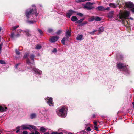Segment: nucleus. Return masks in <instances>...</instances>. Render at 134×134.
I'll return each mask as SVG.
<instances>
[{
    "label": "nucleus",
    "instance_id": "nucleus-1",
    "mask_svg": "<svg viewBox=\"0 0 134 134\" xmlns=\"http://www.w3.org/2000/svg\"><path fill=\"white\" fill-rule=\"evenodd\" d=\"M32 8L27 9L25 12V15L28 19L31 16H33V15L34 14L36 16L38 15V13H37V10L36 7L35 5L32 6Z\"/></svg>",
    "mask_w": 134,
    "mask_h": 134
},
{
    "label": "nucleus",
    "instance_id": "nucleus-2",
    "mask_svg": "<svg viewBox=\"0 0 134 134\" xmlns=\"http://www.w3.org/2000/svg\"><path fill=\"white\" fill-rule=\"evenodd\" d=\"M130 16V12L127 11L124 12H120L118 14L116 18V20L119 21H123L126 19L128 18Z\"/></svg>",
    "mask_w": 134,
    "mask_h": 134
},
{
    "label": "nucleus",
    "instance_id": "nucleus-3",
    "mask_svg": "<svg viewBox=\"0 0 134 134\" xmlns=\"http://www.w3.org/2000/svg\"><path fill=\"white\" fill-rule=\"evenodd\" d=\"M67 107L66 106H62L59 108V110H56V113L58 116L61 117H65L66 116Z\"/></svg>",
    "mask_w": 134,
    "mask_h": 134
},
{
    "label": "nucleus",
    "instance_id": "nucleus-4",
    "mask_svg": "<svg viewBox=\"0 0 134 134\" xmlns=\"http://www.w3.org/2000/svg\"><path fill=\"white\" fill-rule=\"evenodd\" d=\"M116 66L119 69H122V70L124 71L127 74L129 73L128 69V65H125L124 64L121 63L119 62L117 63Z\"/></svg>",
    "mask_w": 134,
    "mask_h": 134
},
{
    "label": "nucleus",
    "instance_id": "nucleus-5",
    "mask_svg": "<svg viewBox=\"0 0 134 134\" xmlns=\"http://www.w3.org/2000/svg\"><path fill=\"white\" fill-rule=\"evenodd\" d=\"M94 4V3H91L89 2H87L85 5H83V8L87 10H91L94 8V7L92 6Z\"/></svg>",
    "mask_w": 134,
    "mask_h": 134
},
{
    "label": "nucleus",
    "instance_id": "nucleus-6",
    "mask_svg": "<svg viewBox=\"0 0 134 134\" xmlns=\"http://www.w3.org/2000/svg\"><path fill=\"white\" fill-rule=\"evenodd\" d=\"M32 69L36 74V76L37 77H40L42 75V72L39 69L35 68L34 67H32L31 68Z\"/></svg>",
    "mask_w": 134,
    "mask_h": 134
},
{
    "label": "nucleus",
    "instance_id": "nucleus-7",
    "mask_svg": "<svg viewBox=\"0 0 134 134\" xmlns=\"http://www.w3.org/2000/svg\"><path fill=\"white\" fill-rule=\"evenodd\" d=\"M48 105L50 106H53L54 103L52 100V98L51 97H48L46 98L45 99Z\"/></svg>",
    "mask_w": 134,
    "mask_h": 134
},
{
    "label": "nucleus",
    "instance_id": "nucleus-8",
    "mask_svg": "<svg viewBox=\"0 0 134 134\" xmlns=\"http://www.w3.org/2000/svg\"><path fill=\"white\" fill-rule=\"evenodd\" d=\"M35 57L34 55L32 54L30 56V58L31 59L32 62H31L30 60L27 59L26 60V63L27 64H28L30 66H31L32 65H34V58Z\"/></svg>",
    "mask_w": 134,
    "mask_h": 134
},
{
    "label": "nucleus",
    "instance_id": "nucleus-9",
    "mask_svg": "<svg viewBox=\"0 0 134 134\" xmlns=\"http://www.w3.org/2000/svg\"><path fill=\"white\" fill-rule=\"evenodd\" d=\"M22 128L23 129H28L31 130V128L34 130H36V127L32 125H23L22 126Z\"/></svg>",
    "mask_w": 134,
    "mask_h": 134
},
{
    "label": "nucleus",
    "instance_id": "nucleus-10",
    "mask_svg": "<svg viewBox=\"0 0 134 134\" xmlns=\"http://www.w3.org/2000/svg\"><path fill=\"white\" fill-rule=\"evenodd\" d=\"M69 29L66 31L65 34L67 40L68 39L69 37H70L71 35V28H69Z\"/></svg>",
    "mask_w": 134,
    "mask_h": 134
},
{
    "label": "nucleus",
    "instance_id": "nucleus-11",
    "mask_svg": "<svg viewBox=\"0 0 134 134\" xmlns=\"http://www.w3.org/2000/svg\"><path fill=\"white\" fill-rule=\"evenodd\" d=\"M126 6L127 7L130 8L131 9L134 6V4L131 2H128L125 3Z\"/></svg>",
    "mask_w": 134,
    "mask_h": 134
},
{
    "label": "nucleus",
    "instance_id": "nucleus-12",
    "mask_svg": "<svg viewBox=\"0 0 134 134\" xmlns=\"http://www.w3.org/2000/svg\"><path fill=\"white\" fill-rule=\"evenodd\" d=\"M29 30L27 29H25L23 31L20 29H19L18 30V33L21 32H25L26 33V35L28 36H29L30 35V34L29 33Z\"/></svg>",
    "mask_w": 134,
    "mask_h": 134
},
{
    "label": "nucleus",
    "instance_id": "nucleus-13",
    "mask_svg": "<svg viewBox=\"0 0 134 134\" xmlns=\"http://www.w3.org/2000/svg\"><path fill=\"white\" fill-rule=\"evenodd\" d=\"M75 12L71 10H69L66 14V16L68 18H70L71 15H72L74 13H75Z\"/></svg>",
    "mask_w": 134,
    "mask_h": 134
},
{
    "label": "nucleus",
    "instance_id": "nucleus-14",
    "mask_svg": "<svg viewBox=\"0 0 134 134\" xmlns=\"http://www.w3.org/2000/svg\"><path fill=\"white\" fill-rule=\"evenodd\" d=\"M59 38V37L57 36H53L51 38L50 41L52 43L54 42L57 41Z\"/></svg>",
    "mask_w": 134,
    "mask_h": 134
},
{
    "label": "nucleus",
    "instance_id": "nucleus-15",
    "mask_svg": "<svg viewBox=\"0 0 134 134\" xmlns=\"http://www.w3.org/2000/svg\"><path fill=\"white\" fill-rule=\"evenodd\" d=\"M20 35L18 34L16 35H15L14 32L12 33L11 34V37L13 39H15L17 37L20 36Z\"/></svg>",
    "mask_w": 134,
    "mask_h": 134
},
{
    "label": "nucleus",
    "instance_id": "nucleus-16",
    "mask_svg": "<svg viewBox=\"0 0 134 134\" xmlns=\"http://www.w3.org/2000/svg\"><path fill=\"white\" fill-rule=\"evenodd\" d=\"M7 108L5 107L0 106V112H5L7 110Z\"/></svg>",
    "mask_w": 134,
    "mask_h": 134
},
{
    "label": "nucleus",
    "instance_id": "nucleus-17",
    "mask_svg": "<svg viewBox=\"0 0 134 134\" xmlns=\"http://www.w3.org/2000/svg\"><path fill=\"white\" fill-rule=\"evenodd\" d=\"M47 111L46 109L44 107L42 108L40 110L41 113L42 114H45Z\"/></svg>",
    "mask_w": 134,
    "mask_h": 134
},
{
    "label": "nucleus",
    "instance_id": "nucleus-18",
    "mask_svg": "<svg viewBox=\"0 0 134 134\" xmlns=\"http://www.w3.org/2000/svg\"><path fill=\"white\" fill-rule=\"evenodd\" d=\"M109 6L110 7L115 8L117 6V4L114 3H110L109 4Z\"/></svg>",
    "mask_w": 134,
    "mask_h": 134
},
{
    "label": "nucleus",
    "instance_id": "nucleus-19",
    "mask_svg": "<svg viewBox=\"0 0 134 134\" xmlns=\"http://www.w3.org/2000/svg\"><path fill=\"white\" fill-rule=\"evenodd\" d=\"M83 36L82 35L79 34L76 37V39L78 40H81L83 39Z\"/></svg>",
    "mask_w": 134,
    "mask_h": 134
},
{
    "label": "nucleus",
    "instance_id": "nucleus-20",
    "mask_svg": "<svg viewBox=\"0 0 134 134\" xmlns=\"http://www.w3.org/2000/svg\"><path fill=\"white\" fill-rule=\"evenodd\" d=\"M78 20L76 16H73L71 18V20L75 22L77 21Z\"/></svg>",
    "mask_w": 134,
    "mask_h": 134
},
{
    "label": "nucleus",
    "instance_id": "nucleus-21",
    "mask_svg": "<svg viewBox=\"0 0 134 134\" xmlns=\"http://www.w3.org/2000/svg\"><path fill=\"white\" fill-rule=\"evenodd\" d=\"M113 12L111 11L110 12L108 15V16L110 18H112L113 17Z\"/></svg>",
    "mask_w": 134,
    "mask_h": 134
},
{
    "label": "nucleus",
    "instance_id": "nucleus-22",
    "mask_svg": "<svg viewBox=\"0 0 134 134\" xmlns=\"http://www.w3.org/2000/svg\"><path fill=\"white\" fill-rule=\"evenodd\" d=\"M97 9L99 11H104L105 10V8L101 6H99L97 7Z\"/></svg>",
    "mask_w": 134,
    "mask_h": 134
},
{
    "label": "nucleus",
    "instance_id": "nucleus-23",
    "mask_svg": "<svg viewBox=\"0 0 134 134\" xmlns=\"http://www.w3.org/2000/svg\"><path fill=\"white\" fill-rule=\"evenodd\" d=\"M95 20V16H92L90 18H89L88 19V20L89 21L92 22Z\"/></svg>",
    "mask_w": 134,
    "mask_h": 134
},
{
    "label": "nucleus",
    "instance_id": "nucleus-24",
    "mask_svg": "<svg viewBox=\"0 0 134 134\" xmlns=\"http://www.w3.org/2000/svg\"><path fill=\"white\" fill-rule=\"evenodd\" d=\"M85 18H83L82 19H81L79 20H77L76 23L79 24H80V23H81L83 21L85 20Z\"/></svg>",
    "mask_w": 134,
    "mask_h": 134
},
{
    "label": "nucleus",
    "instance_id": "nucleus-25",
    "mask_svg": "<svg viewBox=\"0 0 134 134\" xmlns=\"http://www.w3.org/2000/svg\"><path fill=\"white\" fill-rule=\"evenodd\" d=\"M66 40V37H64L61 40V42L64 45L65 44V41Z\"/></svg>",
    "mask_w": 134,
    "mask_h": 134
},
{
    "label": "nucleus",
    "instance_id": "nucleus-26",
    "mask_svg": "<svg viewBox=\"0 0 134 134\" xmlns=\"http://www.w3.org/2000/svg\"><path fill=\"white\" fill-rule=\"evenodd\" d=\"M42 48V46L39 44H37L36 46L35 49L37 50H39Z\"/></svg>",
    "mask_w": 134,
    "mask_h": 134
},
{
    "label": "nucleus",
    "instance_id": "nucleus-27",
    "mask_svg": "<svg viewBox=\"0 0 134 134\" xmlns=\"http://www.w3.org/2000/svg\"><path fill=\"white\" fill-rule=\"evenodd\" d=\"M102 18L98 16H95V20L96 21H100Z\"/></svg>",
    "mask_w": 134,
    "mask_h": 134
},
{
    "label": "nucleus",
    "instance_id": "nucleus-28",
    "mask_svg": "<svg viewBox=\"0 0 134 134\" xmlns=\"http://www.w3.org/2000/svg\"><path fill=\"white\" fill-rule=\"evenodd\" d=\"M40 131H42V132L44 133L46 131V129L44 127H41L40 128Z\"/></svg>",
    "mask_w": 134,
    "mask_h": 134
},
{
    "label": "nucleus",
    "instance_id": "nucleus-29",
    "mask_svg": "<svg viewBox=\"0 0 134 134\" xmlns=\"http://www.w3.org/2000/svg\"><path fill=\"white\" fill-rule=\"evenodd\" d=\"M30 53L29 52H27L25 53V54L24 55V56L23 57L24 58H27V59H28L27 58L28 57V56L29 54Z\"/></svg>",
    "mask_w": 134,
    "mask_h": 134
},
{
    "label": "nucleus",
    "instance_id": "nucleus-30",
    "mask_svg": "<svg viewBox=\"0 0 134 134\" xmlns=\"http://www.w3.org/2000/svg\"><path fill=\"white\" fill-rule=\"evenodd\" d=\"M104 29V27L102 26L99 28V30H97V31H99L100 32H102L103 31Z\"/></svg>",
    "mask_w": 134,
    "mask_h": 134
},
{
    "label": "nucleus",
    "instance_id": "nucleus-31",
    "mask_svg": "<svg viewBox=\"0 0 134 134\" xmlns=\"http://www.w3.org/2000/svg\"><path fill=\"white\" fill-rule=\"evenodd\" d=\"M27 22L30 24H33L36 22L35 21H29L28 20L26 21Z\"/></svg>",
    "mask_w": 134,
    "mask_h": 134
},
{
    "label": "nucleus",
    "instance_id": "nucleus-32",
    "mask_svg": "<svg viewBox=\"0 0 134 134\" xmlns=\"http://www.w3.org/2000/svg\"><path fill=\"white\" fill-rule=\"evenodd\" d=\"M36 116V115L35 113H32L31 114L30 117L32 119L35 118Z\"/></svg>",
    "mask_w": 134,
    "mask_h": 134
},
{
    "label": "nucleus",
    "instance_id": "nucleus-33",
    "mask_svg": "<svg viewBox=\"0 0 134 134\" xmlns=\"http://www.w3.org/2000/svg\"><path fill=\"white\" fill-rule=\"evenodd\" d=\"M19 25H17L15 26H14L11 29V30H15L16 28H18L19 27Z\"/></svg>",
    "mask_w": 134,
    "mask_h": 134
},
{
    "label": "nucleus",
    "instance_id": "nucleus-34",
    "mask_svg": "<svg viewBox=\"0 0 134 134\" xmlns=\"http://www.w3.org/2000/svg\"><path fill=\"white\" fill-rule=\"evenodd\" d=\"M97 31V30H96L94 31H93L91 32H89V33L91 34V35H93L94 34V32Z\"/></svg>",
    "mask_w": 134,
    "mask_h": 134
},
{
    "label": "nucleus",
    "instance_id": "nucleus-35",
    "mask_svg": "<svg viewBox=\"0 0 134 134\" xmlns=\"http://www.w3.org/2000/svg\"><path fill=\"white\" fill-rule=\"evenodd\" d=\"M75 2L77 3H81L85 2L84 0H77L75 1Z\"/></svg>",
    "mask_w": 134,
    "mask_h": 134
},
{
    "label": "nucleus",
    "instance_id": "nucleus-36",
    "mask_svg": "<svg viewBox=\"0 0 134 134\" xmlns=\"http://www.w3.org/2000/svg\"><path fill=\"white\" fill-rule=\"evenodd\" d=\"M53 31V29L51 28H49L47 30L48 32L49 33H51Z\"/></svg>",
    "mask_w": 134,
    "mask_h": 134
},
{
    "label": "nucleus",
    "instance_id": "nucleus-37",
    "mask_svg": "<svg viewBox=\"0 0 134 134\" xmlns=\"http://www.w3.org/2000/svg\"><path fill=\"white\" fill-rule=\"evenodd\" d=\"M21 66V64L20 63H19L16 64L15 66V68L16 69H18V67H20Z\"/></svg>",
    "mask_w": 134,
    "mask_h": 134
},
{
    "label": "nucleus",
    "instance_id": "nucleus-38",
    "mask_svg": "<svg viewBox=\"0 0 134 134\" xmlns=\"http://www.w3.org/2000/svg\"><path fill=\"white\" fill-rule=\"evenodd\" d=\"M77 15L80 17H82L83 15V14L80 13H77Z\"/></svg>",
    "mask_w": 134,
    "mask_h": 134
},
{
    "label": "nucleus",
    "instance_id": "nucleus-39",
    "mask_svg": "<svg viewBox=\"0 0 134 134\" xmlns=\"http://www.w3.org/2000/svg\"><path fill=\"white\" fill-rule=\"evenodd\" d=\"M52 52L54 53H57V49L56 48H54L52 51Z\"/></svg>",
    "mask_w": 134,
    "mask_h": 134
},
{
    "label": "nucleus",
    "instance_id": "nucleus-40",
    "mask_svg": "<svg viewBox=\"0 0 134 134\" xmlns=\"http://www.w3.org/2000/svg\"><path fill=\"white\" fill-rule=\"evenodd\" d=\"M15 52L16 54L18 55H19L20 54V52L18 51L17 49H15Z\"/></svg>",
    "mask_w": 134,
    "mask_h": 134
},
{
    "label": "nucleus",
    "instance_id": "nucleus-41",
    "mask_svg": "<svg viewBox=\"0 0 134 134\" xmlns=\"http://www.w3.org/2000/svg\"><path fill=\"white\" fill-rule=\"evenodd\" d=\"M88 23V22L87 21H85L83 22L81 24V26H84L86 24Z\"/></svg>",
    "mask_w": 134,
    "mask_h": 134
},
{
    "label": "nucleus",
    "instance_id": "nucleus-42",
    "mask_svg": "<svg viewBox=\"0 0 134 134\" xmlns=\"http://www.w3.org/2000/svg\"><path fill=\"white\" fill-rule=\"evenodd\" d=\"M62 31L61 30H58L56 32V34L57 35H59L61 33Z\"/></svg>",
    "mask_w": 134,
    "mask_h": 134
},
{
    "label": "nucleus",
    "instance_id": "nucleus-43",
    "mask_svg": "<svg viewBox=\"0 0 134 134\" xmlns=\"http://www.w3.org/2000/svg\"><path fill=\"white\" fill-rule=\"evenodd\" d=\"M20 127H17L16 129V133H18L19 131L20 130Z\"/></svg>",
    "mask_w": 134,
    "mask_h": 134
},
{
    "label": "nucleus",
    "instance_id": "nucleus-44",
    "mask_svg": "<svg viewBox=\"0 0 134 134\" xmlns=\"http://www.w3.org/2000/svg\"><path fill=\"white\" fill-rule=\"evenodd\" d=\"M38 31L40 34L41 35H42L43 34V32L40 29H38Z\"/></svg>",
    "mask_w": 134,
    "mask_h": 134
},
{
    "label": "nucleus",
    "instance_id": "nucleus-45",
    "mask_svg": "<svg viewBox=\"0 0 134 134\" xmlns=\"http://www.w3.org/2000/svg\"><path fill=\"white\" fill-rule=\"evenodd\" d=\"M0 63L1 64H5V62L4 61L1 60H0Z\"/></svg>",
    "mask_w": 134,
    "mask_h": 134
},
{
    "label": "nucleus",
    "instance_id": "nucleus-46",
    "mask_svg": "<svg viewBox=\"0 0 134 134\" xmlns=\"http://www.w3.org/2000/svg\"><path fill=\"white\" fill-rule=\"evenodd\" d=\"M85 131L84 130L81 131L79 133H77V134H82V133L85 132Z\"/></svg>",
    "mask_w": 134,
    "mask_h": 134
},
{
    "label": "nucleus",
    "instance_id": "nucleus-47",
    "mask_svg": "<svg viewBox=\"0 0 134 134\" xmlns=\"http://www.w3.org/2000/svg\"><path fill=\"white\" fill-rule=\"evenodd\" d=\"M94 129L96 130V131H98V128L97 127V126L96 125H94Z\"/></svg>",
    "mask_w": 134,
    "mask_h": 134
},
{
    "label": "nucleus",
    "instance_id": "nucleus-48",
    "mask_svg": "<svg viewBox=\"0 0 134 134\" xmlns=\"http://www.w3.org/2000/svg\"><path fill=\"white\" fill-rule=\"evenodd\" d=\"M86 130L87 131H90L91 130L90 128V127H88L86 129Z\"/></svg>",
    "mask_w": 134,
    "mask_h": 134
},
{
    "label": "nucleus",
    "instance_id": "nucleus-49",
    "mask_svg": "<svg viewBox=\"0 0 134 134\" xmlns=\"http://www.w3.org/2000/svg\"><path fill=\"white\" fill-rule=\"evenodd\" d=\"M28 133L27 131H24L23 132V134H27Z\"/></svg>",
    "mask_w": 134,
    "mask_h": 134
},
{
    "label": "nucleus",
    "instance_id": "nucleus-50",
    "mask_svg": "<svg viewBox=\"0 0 134 134\" xmlns=\"http://www.w3.org/2000/svg\"><path fill=\"white\" fill-rule=\"evenodd\" d=\"M110 10V8L109 7H107L106 8H105V10Z\"/></svg>",
    "mask_w": 134,
    "mask_h": 134
},
{
    "label": "nucleus",
    "instance_id": "nucleus-51",
    "mask_svg": "<svg viewBox=\"0 0 134 134\" xmlns=\"http://www.w3.org/2000/svg\"><path fill=\"white\" fill-rule=\"evenodd\" d=\"M35 134H40L37 131H35Z\"/></svg>",
    "mask_w": 134,
    "mask_h": 134
},
{
    "label": "nucleus",
    "instance_id": "nucleus-52",
    "mask_svg": "<svg viewBox=\"0 0 134 134\" xmlns=\"http://www.w3.org/2000/svg\"><path fill=\"white\" fill-rule=\"evenodd\" d=\"M131 10V11H132L134 13V6Z\"/></svg>",
    "mask_w": 134,
    "mask_h": 134
},
{
    "label": "nucleus",
    "instance_id": "nucleus-53",
    "mask_svg": "<svg viewBox=\"0 0 134 134\" xmlns=\"http://www.w3.org/2000/svg\"><path fill=\"white\" fill-rule=\"evenodd\" d=\"M93 123L94 125L97 126V122L96 121H94Z\"/></svg>",
    "mask_w": 134,
    "mask_h": 134
},
{
    "label": "nucleus",
    "instance_id": "nucleus-54",
    "mask_svg": "<svg viewBox=\"0 0 134 134\" xmlns=\"http://www.w3.org/2000/svg\"><path fill=\"white\" fill-rule=\"evenodd\" d=\"M51 134H56V132H52Z\"/></svg>",
    "mask_w": 134,
    "mask_h": 134
},
{
    "label": "nucleus",
    "instance_id": "nucleus-55",
    "mask_svg": "<svg viewBox=\"0 0 134 134\" xmlns=\"http://www.w3.org/2000/svg\"><path fill=\"white\" fill-rule=\"evenodd\" d=\"M56 134H63L61 132H60L59 133H58L56 132Z\"/></svg>",
    "mask_w": 134,
    "mask_h": 134
},
{
    "label": "nucleus",
    "instance_id": "nucleus-56",
    "mask_svg": "<svg viewBox=\"0 0 134 134\" xmlns=\"http://www.w3.org/2000/svg\"><path fill=\"white\" fill-rule=\"evenodd\" d=\"M3 45V43L2 42H1L0 44V46L2 47Z\"/></svg>",
    "mask_w": 134,
    "mask_h": 134
},
{
    "label": "nucleus",
    "instance_id": "nucleus-57",
    "mask_svg": "<svg viewBox=\"0 0 134 134\" xmlns=\"http://www.w3.org/2000/svg\"><path fill=\"white\" fill-rule=\"evenodd\" d=\"M2 49V47L0 46V53L1 52Z\"/></svg>",
    "mask_w": 134,
    "mask_h": 134
},
{
    "label": "nucleus",
    "instance_id": "nucleus-58",
    "mask_svg": "<svg viewBox=\"0 0 134 134\" xmlns=\"http://www.w3.org/2000/svg\"><path fill=\"white\" fill-rule=\"evenodd\" d=\"M44 134H49V133L48 132L44 133Z\"/></svg>",
    "mask_w": 134,
    "mask_h": 134
},
{
    "label": "nucleus",
    "instance_id": "nucleus-59",
    "mask_svg": "<svg viewBox=\"0 0 134 134\" xmlns=\"http://www.w3.org/2000/svg\"><path fill=\"white\" fill-rule=\"evenodd\" d=\"M129 18L130 19H131V20H133V18H132V17H130Z\"/></svg>",
    "mask_w": 134,
    "mask_h": 134
},
{
    "label": "nucleus",
    "instance_id": "nucleus-60",
    "mask_svg": "<svg viewBox=\"0 0 134 134\" xmlns=\"http://www.w3.org/2000/svg\"><path fill=\"white\" fill-rule=\"evenodd\" d=\"M132 104H133V108H134V102H132Z\"/></svg>",
    "mask_w": 134,
    "mask_h": 134
},
{
    "label": "nucleus",
    "instance_id": "nucleus-61",
    "mask_svg": "<svg viewBox=\"0 0 134 134\" xmlns=\"http://www.w3.org/2000/svg\"><path fill=\"white\" fill-rule=\"evenodd\" d=\"M95 114H93V116H92V117L93 118H94V117H95Z\"/></svg>",
    "mask_w": 134,
    "mask_h": 134
},
{
    "label": "nucleus",
    "instance_id": "nucleus-62",
    "mask_svg": "<svg viewBox=\"0 0 134 134\" xmlns=\"http://www.w3.org/2000/svg\"><path fill=\"white\" fill-rule=\"evenodd\" d=\"M19 71H23V70H22L21 69H19Z\"/></svg>",
    "mask_w": 134,
    "mask_h": 134
},
{
    "label": "nucleus",
    "instance_id": "nucleus-63",
    "mask_svg": "<svg viewBox=\"0 0 134 134\" xmlns=\"http://www.w3.org/2000/svg\"><path fill=\"white\" fill-rule=\"evenodd\" d=\"M1 37H0V42L1 41Z\"/></svg>",
    "mask_w": 134,
    "mask_h": 134
},
{
    "label": "nucleus",
    "instance_id": "nucleus-64",
    "mask_svg": "<svg viewBox=\"0 0 134 134\" xmlns=\"http://www.w3.org/2000/svg\"><path fill=\"white\" fill-rule=\"evenodd\" d=\"M69 134H72V133H71L70 132V133H69Z\"/></svg>",
    "mask_w": 134,
    "mask_h": 134
}]
</instances>
